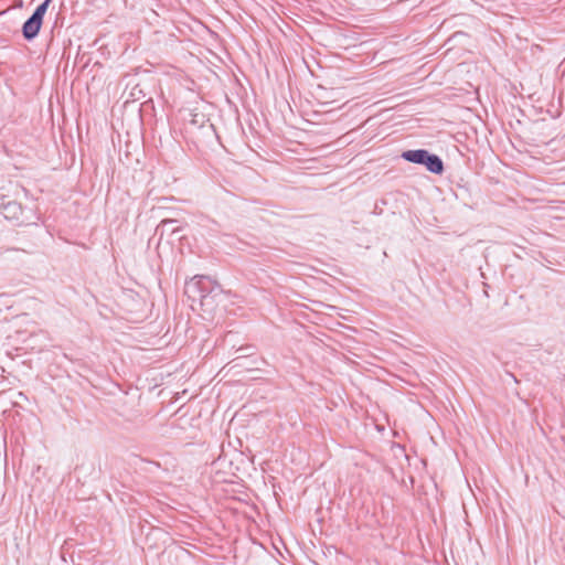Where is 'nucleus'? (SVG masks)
<instances>
[{"label":"nucleus","mask_w":565,"mask_h":565,"mask_svg":"<svg viewBox=\"0 0 565 565\" xmlns=\"http://www.w3.org/2000/svg\"><path fill=\"white\" fill-rule=\"evenodd\" d=\"M184 292L207 313L215 311L224 296L221 286L209 276L193 277L185 284Z\"/></svg>","instance_id":"f257e3e1"},{"label":"nucleus","mask_w":565,"mask_h":565,"mask_svg":"<svg viewBox=\"0 0 565 565\" xmlns=\"http://www.w3.org/2000/svg\"><path fill=\"white\" fill-rule=\"evenodd\" d=\"M401 158L407 162L423 166L427 171L437 175L443 174L445 170L443 159L427 149L405 150L402 152Z\"/></svg>","instance_id":"f03ea898"},{"label":"nucleus","mask_w":565,"mask_h":565,"mask_svg":"<svg viewBox=\"0 0 565 565\" xmlns=\"http://www.w3.org/2000/svg\"><path fill=\"white\" fill-rule=\"evenodd\" d=\"M50 2L51 0H44L36 7L32 15L23 23L22 35L25 40L31 41L38 36Z\"/></svg>","instance_id":"7ed1b4c3"},{"label":"nucleus","mask_w":565,"mask_h":565,"mask_svg":"<svg viewBox=\"0 0 565 565\" xmlns=\"http://www.w3.org/2000/svg\"><path fill=\"white\" fill-rule=\"evenodd\" d=\"M0 213L9 221L17 222L18 225H26L30 224V220L28 217H23V207L17 201H4L0 200Z\"/></svg>","instance_id":"20e7f679"},{"label":"nucleus","mask_w":565,"mask_h":565,"mask_svg":"<svg viewBox=\"0 0 565 565\" xmlns=\"http://www.w3.org/2000/svg\"><path fill=\"white\" fill-rule=\"evenodd\" d=\"M174 223H177L175 220H172V218H166L163 221L160 222V224L158 225L157 227V231H160L161 232V235H163L164 233H175L178 232V227H174Z\"/></svg>","instance_id":"39448f33"},{"label":"nucleus","mask_w":565,"mask_h":565,"mask_svg":"<svg viewBox=\"0 0 565 565\" xmlns=\"http://www.w3.org/2000/svg\"><path fill=\"white\" fill-rule=\"evenodd\" d=\"M359 6L355 4V9L365 10L379 3V0H358Z\"/></svg>","instance_id":"423d86ee"}]
</instances>
